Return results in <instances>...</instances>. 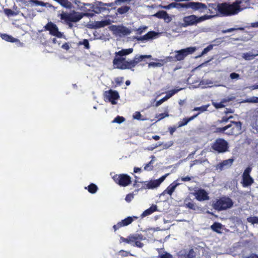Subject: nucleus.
<instances>
[{
  "instance_id": "nucleus-20",
  "label": "nucleus",
  "mask_w": 258,
  "mask_h": 258,
  "mask_svg": "<svg viewBox=\"0 0 258 258\" xmlns=\"http://www.w3.org/2000/svg\"><path fill=\"white\" fill-rule=\"evenodd\" d=\"M112 30L117 33L124 35L130 33L128 29L123 26H113Z\"/></svg>"
},
{
  "instance_id": "nucleus-4",
  "label": "nucleus",
  "mask_w": 258,
  "mask_h": 258,
  "mask_svg": "<svg viewBox=\"0 0 258 258\" xmlns=\"http://www.w3.org/2000/svg\"><path fill=\"white\" fill-rule=\"evenodd\" d=\"M196 49L195 47H188L179 50H175L174 52V55H170L166 57L165 62L183 60L187 55L192 54Z\"/></svg>"
},
{
  "instance_id": "nucleus-46",
  "label": "nucleus",
  "mask_w": 258,
  "mask_h": 258,
  "mask_svg": "<svg viewBox=\"0 0 258 258\" xmlns=\"http://www.w3.org/2000/svg\"><path fill=\"white\" fill-rule=\"evenodd\" d=\"M214 45H213V44H210L207 47L205 48L204 49V50L202 51L201 55H199V56H201L202 55H204V54H206L209 51L213 49Z\"/></svg>"
},
{
  "instance_id": "nucleus-31",
  "label": "nucleus",
  "mask_w": 258,
  "mask_h": 258,
  "mask_svg": "<svg viewBox=\"0 0 258 258\" xmlns=\"http://www.w3.org/2000/svg\"><path fill=\"white\" fill-rule=\"evenodd\" d=\"M230 100V99H223L220 102H213L212 104L216 109L222 108L225 107L224 103Z\"/></svg>"
},
{
  "instance_id": "nucleus-23",
  "label": "nucleus",
  "mask_w": 258,
  "mask_h": 258,
  "mask_svg": "<svg viewBox=\"0 0 258 258\" xmlns=\"http://www.w3.org/2000/svg\"><path fill=\"white\" fill-rule=\"evenodd\" d=\"M199 115V113H197L189 117H185L183 119L178 122V127H180L186 125L190 121L193 120Z\"/></svg>"
},
{
  "instance_id": "nucleus-10",
  "label": "nucleus",
  "mask_w": 258,
  "mask_h": 258,
  "mask_svg": "<svg viewBox=\"0 0 258 258\" xmlns=\"http://www.w3.org/2000/svg\"><path fill=\"white\" fill-rule=\"evenodd\" d=\"M167 176V174H165L161 176L158 179L156 180H151L149 181H146L143 182L144 183V186L142 188L144 189H154L158 187L160 184L165 180V178Z\"/></svg>"
},
{
  "instance_id": "nucleus-12",
  "label": "nucleus",
  "mask_w": 258,
  "mask_h": 258,
  "mask_svg": "<svg viewBox=\"0 0 258 258\" xmlns=\"http://www.w3.org/2000/svg\"><path fill=\"white\" fill-rule=\"evenodd\" d=\"M104 98L108 100L112 104H115L116 100L119 98L118 92L111 89L106 91L104 93Z\"/></svg>"
},
{
  "instance_id": "nucleus-59",
  "label": "nucleus",
  "mask_w": 258,
  "mask_h": 258,
  "mask_svg": "<svg viewBox=\"0 0 258 258\" xmlns=\"http://www.w3.org/2000/svg\"><path fill=\"white\" fill-rule=\"evenodd\" d=\"M130 239V235L127 238H124L123 237H120V240H121L122 242H125V243H127L128 244H131Z\"/></svg>"
},
{
  "instance_id": "nucleus-34",
  "label": "nucleus",
  "mask_w": 258,
  "mask_h": 258,
  "mask_svg": "<svg viewBox=\"0 0 258 258\" xmlns=\"http://www.w3.org/2000/svg\"><path fill=\"white\" fill-rule=\"evenodd\" d=\"M154 16L159 18V19H166L167 18H168V15L166 11H159L157 12Z\"/></svg>"
},
{
  "instance_id": "nucleus-64",
  "label": "nucleus",
  "mask_w": 258,
  "mask_h": 258,
  "mask_svg": "<svg viewBox=\"0 0 258 258\" xmlns=\"http://www.w3.org/2000/svg\"><path fill=\"white\" fill-rule=\"evenodd\" d=\"M257 255L255 253H252L249 256L246 257L245 258H257Z\"/></svg>"
},
{
  "instance_id": "nucleus-7",
  "label": "nucleus",
  "mask_w": 258,
  "mask_h": 258,
  "mask_svg": "<svg viewBox=\"0 0 258 258\" xmlns=\"http://www.w3.org/2000/svg\"><path fill=\"white\" fill-rule=\"evenodd\" d=\"M207 18L208 17L207 16L198 17L195 15L185 16L183 18V23L181 24V26L183 27H186L189 26L197 25L198 23L206 21Z\"/></svg>"
},
{
  "instance_id": "nucleus-60",
  "label": "nucleus",
  "mask_w": 258,
  "mask_h": 258,
  "mask_svg": "<svg viewBox=\"0 0 258 258\" xmlns=\"http://www.w3.org/2000/svg\"><path fill=\"white\" fill-rule=\"evenodd\" d=\"M228 120V117L223 116L221 120H218L217 122L219 123H221L223 122H227Z\"/></svg>"
},
{
  "instance_id": "nucleus-54",
  "label": "nucleus",
  "mask_w": 258,
  "mask_h": 258,
  "mask_svg": "<svg viewBox=\"0 0 258 258\" xmlns=\"http://www.w3.org/2000/svg\"><path fill=\"white\" fill-rule=\"evenodd\" d=\"M123 226H124L123 224L121 223V221H120L118 222L116 225H114L113 226V228L114 230L115 231Z\"/></svg>"
},
{
  "instance_id": "nucleus-6",
  "label": "nucleus",
  "mask_w": 258,
  "mask_h": 258,
  "mask_svg": "<svg viewBox=\"0 0 258 258\" xmlns=\"http://www.w3.org/2000/svg\"><path fill=\"white\" fill-rule=\"evenodd\" d=\"M83 15L80 13L74 12L73 13H68L62 12L59 15V17L61 20H63L67 24L69 25L70 27L72 26L71 22H77L80 21L83 18Z\"/></svg>"
},
{
  "instance_id": "nucleus-56",
  "label": "nucleus",
  "mask_w": 258,
  "mask_h": 258,
  "mask_svg": "<svg viewBox=\"0 0 258 258\" xmlns=\"http://www.w3.org/2000/svg\"><path fill=\"white\" fill-rule=\"evenodd\" d=\"M252 170V168L250 167H247L244 171V172L242 174V175H248V176H250V173L251 172Z\"/></svg>"
},
{
  "instance_id": "nucleus-53",
  "label": "nucleus",
  "mask_w": 258,
  "mask_h": 258,
  "mask_svg": "<svg viewBox=\"0 0 258 258\" xmlns=\"http://www.w3.org/2000/svg\"><path fill=\"white\" fill-rule=\"evenodd\" d=\"M162 65H163V64H162L160 62H151L149 63L148 67H149V68H150L151 67H161Z\"/></svg>"
},
{
  "instance_id": "nucleus-22",
  "label": "nucleus",
  "mask_w": 258,
  "mask_h": 258,
  "mask_svg": "<svg viewBox=\"0 0 258 258\" xmlns=\"http://www.w3.org/2000/svg\"><path fill=\"white\" fill-rule=\"evenodd\" d=\"M184 206L193 211H196L199 209L198 206L190 199L185 200Z\"/></svg>"
},
{
  "instance_id": "nucleus-62",
  "label": "nucleus",
  "mask_w": 258,
  "mask_h": 258,
  "mask_svg": "<svg viewBox=\"0 0 258 258\" xmlns=\"http://www.w3.org/2000/svg\"><path fill=\"white\" fill-rule=\"evenodd\" d=\"M61 47L66 50H68L70 48L69 44L67 42L63 44L61 46Z\"/></svg>"
},
{
  "instance_id": "nucleus-44",
  "label": "nucleus",
  "mask_w": 258,
  "mask_h": 258,
  "mask_svg": "<svg viewBox=\"0 0 258 258\" xmlns=\"http://www.w3.org/2000/svg\"><path fill=\"white\" fill-rule=\"evenodd\" d=\"M256 55L253 54L251 52H246L243 53V58L246 60H251L254 58Z\"/></svg>"
},
{
  "instance_id": "nucleus-57",
  "label": "nucleus",
  "mask_w": 258,
  "mask_h": 258,
  "mask_svg": "<svg viewBox=\"0 0 258 258\" xmlns=\"http://www.w3.org/2000/svg\"><path fill=\"white\" fill-rule=\"evenodd\" d=\"M80 44H83L86 49H89L90 47L89 43L87 39H84L82 42H80Z\"/></svg>"
},
{
  "instance_id": "nucleus-50",
  "label": "nucleus",
  "mask_w": 258,
  "mask_h": 258,
  "mask_svg": "<svg viewBox=\"0 0 258 258\" xmlns=\"http://www.w3.org/2000/svg\"><path fill=\"white\" fill-rule=\"evenodd\" d=\"M142 115L141 113L139 111H136L133 115V118L134 119L139 120H144V119L141 118Z\"/></svg>"
},
{
  "instance_id": "nucleus-42",
  "label": "nucleus",
  "mask_w": 258,
  "mask_h": 258,
  "mask_svg": "<svg viewBox=\"0 0 258 258\" xmlns=\"http://www.w3.org/2000/svg\"><path fill=\"white\" fill-rule=\"evenodd\" d=\"M153 162L154 160L152 159L148 163L146 164L144 167V170L148 171H152L154 168L153 165Z\"/></svg>"
},
{
  "instance_id": "nucleus-25",
  "label": "nucleus",
  "mask_w": 258,
  "mask_h": 258,
  "mask_svg": "<svg viewBox=\"0 0 258 258\" xmlns=\"http://www.w3.org/2000/svg\"><path fill=\"white\" fill-rule=\"evenodd\" d=\"M14 9H15V11L12 10L10 9H5L4 10V13L8 17L17 16L18 15H19L20 12L19 10H18L17 6H16L15 8V7H14Z\"/></svg>"
},
{
  "instance_id": "nucleus-61",
  "label": "nucleus",
  "mask_w": 258,
  "mask_h": 258,
  "mask_svg": "<svg viewBox=\"0 0 258 258\" xmlns=\"http://www.w3.org/2000/svg\"><path fill=\"white\" fill-rule=\"evenodd\" d=\"M176 127H169L168 128L169 132L170 133V135H172L173 133L176 131Z\"/></svg>"
},
{
  "instance_id": "nucleus-58",
  "label": "nucleus",
  "mask_w": 258,
  "mask_h": 258,
  "mask_svg": "<svg viewBox=\"0 0 258 258\" xmlns=\"http://www.w3.org/2000/svg\"><path fill=\"white\" fill-rule=\"evenodd\" d=\"M231 79H238L239 78V75L236 73H232L230 75Z\"/></svg>"
},
{
  "instance_id": "nucleus-13",
  "label": "nucleus",
  "mask_w": 258,
  "mask_h": 258,
  "mask_svg": "<svg viewBox=\"0 0 258 258\" xmlns=\"http://www.w3.org/2000/svg\"><path fill=\"white\" fill-rule=\"evenodd\" d=\"M130 241L131 243H135L134 246L142 248L144 246V244L141 242V241L145 239V237L142 234L134 233L130 234Z\"/></svg>"
},
{
  "instance_id": "nucleus-49",
  "label": "nucleus",
  "mask_w": 258,
  "mask_h": 258,
  "mask_svg": "<svg viewBox=\"0 0 258 258\" xmlns=\"http://www.w3.org/2000/svg\"><path fill=\"white\" fill-rule=\"evenodd\" d=\"M182 89L181 88H180L179 89H172L170 91H169V92H168L167 93V94H168V95L169 96V97H171L173 95H174L175 94H176V93H177L179 91L181 90Z\"/></svg>"
},
{
  "instance_id": "nucleus-21",
  "label": "nucleus",
  "mask_w": 258,
  "mask_h": 258,
  "mask_svg": "<svg viewBox=\"0 0 258 258\" xmlns=\"http://www.w3.org/2000/svg\"><path fill=\"white\" fill-rule=\"evenodd\" d=\"M93 10V4H84V11L85 13V16L92 17L94 16Z\"/></svg>"
},
{
  "instance_id": "nucleus-33",
  "label": "nucleus",
  "mask_w": 258,
  "mask_h": 258,
  "mask_svg": "<svg viewBox=\"0 0 258 258\" xmlns=\"http://www.w3.org/2000/svg\"><path fill=\"white\" fill-rule=\"evenodd\" d=\"M222 225L220 223L215 222L212 225H211V228L213 231L218 233H221V232L220 230L222 229Z\"/></svg>"
},
{
  "instance_id": "nucleus-45",
  "label": "nucleus",
  "mask_w": 258,
  "mask_h": 258,
  "mask_svg": "<svg viewBox=\"0 0 258 258\" xmlns=\"http://www.w3.org/2000/svg\"><path fill=\"white\" fill-rule=\"evenodd\" d=\"M232 126V124H228L224 127H217L216 128V132L217 133H224V132L227 130V129L231 127Z\"/></svg>"
},
{
  "instance_id": "nucleus-29",
  "label": "nucleus",
  "mask_w": 258,
  "mask_h": 258,
  "mask_svg": "<svg viewBox=\"0 0 258 258\" xmlns=\"http://www.w3.org/2000/svg\"><path fill=\"white\" fill-rule=\"evenodd\" d=\"M1 37L3 40H5L8 42H16L18 41V39L12 37L7 34H1Z\"/></svg>"
},
{
  "instance_id": "nucleus-9",
  "label": "nucleus",
  "mask_w": 258,
  "mask_h": 258,
  "mask_svg": "<svg viewBox=\"0 0 258 258\" xmlns=\"http://www.w3.org/2000/svg\"><path fill=\"white\" fill-rule=\"evenodd\" d=\"M112 178L116 183L121 186H126L132 182L131 177L126 174H115Z\"/></svg>"
},
{
  "instance_id": "nucleus-51",
  "label": "nucleus",
  "mask_w": 258,
  "mask_h": 258,
  "mask_svg": "<svg viewBox=\"0 0 258 258\" xmlns=\"http://www.w3.org/2000/svg\"><path fill=\"white\" fill-rule=\"evenodd\" d=\"M134 195L133 193H130L126 196L125 200L127 203H130L134 199Z\"/></svg>"
},
{
  "instance_id": "nucleus-1",
  "label": "nucleus",
  "mask_w": 258,
  "mask_h": 258,
  "mask_svg": "<svg viewBox=\"0 0 258 258\" xmlns=\"http://www.w3.org/2000/svg\"><path fill=\"white\" fill-rule=\"evenodd\" d=\"M133 48L122 49L115 53V57L113 60L114 68L119 70H131L134 71V68L141 61L145 58H151V55H136L132 60H126L124 56L132 53Z\"/></svg>"
},
{
  "instance_id": "nucleus-3",
  "label": "nucleus",
  "mask_w": 258,
  "mask_h": 258,
  "mask_svg": "<svg viewBox=\"0 0 258 258\" xmlns=\"http://www.w3.org/2000/svg\"><path fill=\"white\" fill-rule=\"evenodd\" d=\"M242 0H236L232 4L227 3L218 4V12L224 16H229L236 15L242 11L240 8Z\"/></svg>"
},
{
  "instance_id": "nucleus-11",
  "label": "nucleus",
  "mask_w": 258,
  "mask_h": 258,
  "mask_svg": "<svg viewBox=\"0 0 258 258\" xmlns=\"http://www.w3.org/2000/svg\"><path fill=\"white\" fill-rule=\"evenodd\" d=\"M44 29L45 31H48L51 35L59 38L62 37V34L59 31L56 24L51 22H48L44 27Z\"/></svg>"
},
{
  "instance_id": "nucleus-48",
  "label": "nucleus",
  "mask_w": 258,
  "mask_h": 258,
  "mask_svg": "<svg viewBox=\"0 0 258 258\" xmlns=\"http://www.w3.org/2000/svg\"><path fill=\"white\" fill-rule=\"evenodd\" d=\"M125 118L123 116L118 115L114 119V120L112 122L121 123L123 122Z\"/></svg>"
},
{
  "instance_id": "nucleus-24",
  "label": "nucleus",
  "mask_w": 258,
  "mask_h": 258,
  "mask_svg": "<svg viewBox=\"0 0 258 258\" xmlns=\"http://www.w3.org/2000/svg\"><path fill=\"white\" fill-rule=\"evenodd\" d=\"M157 211V206L156 205H153L148 209L145 210L141 215L142 218L151 215L154 212Z\"/></svg>"
},
{
  "instance_id": "nucleus-52",
  "label": "nucleus",
  "mask_w": 258,
  "mask_h": 258,
  "mask_svg": "<svg viewBox=\"0 0 258 258\" xmlns=\"http://www.w3.org/2000/svg\"><path fill=\"white\" fill-rule=\"evenodd\" d=\"M119 253L122 257H126V256H128V255H131V254L130 253V252H128V251H125L123 250H120L119 251Z\"/></svg>"
},
{
  "instance_id": "nucleus-30",
  "label": "nucleus",
  "mask_w": 258,
  "mask_h": 258,
  "mask_svg": "<svg viewBox=\"0 0 258 258\" xmlns=\"http://www.w3.org/2000/svg\"><path fill=\"white\" fill-rule=\"evenodd\" d=\"M108 24L109 22L107 20L96 21L95 22V24L93 26V28L95 29L102 28L108 25Z\"/></svg>"
},
{
  "instance_id": "nucleus-39",
  "label": "nucleus",
  "mask_w": 258,
  "mask_h": 258,
  "mask_svg": "<svg viewBox=\"0 0 258 258\" xmlns=\"http://www.w3.org/2000/svg\"><path fill=\"white\" fill-rule=\"evenodd\" d=\"M209 106V105H203L200 107H195L192 110L193 111H199V112L198 113H199V114H200L201 113L207 111Z\"/></svg>"
},
{
  "instance_id": "nucleus-8",
  "label": "nucleus",
  "mask_w": 258,
  "mask_h": 258,
  "mask_svg": "<svg viewBox=\"0 0 258 258\" xmlns=\"http://www.w3.org/2000/svg\"><path fill=\"white\" fill-rule=\"evenodd\" d=\"M228 148L227 142L221 138L216 139L212 145V148L218 153L225 152L228 151Z\"/></svg>"
},
{
  "instance_id": "nucleus-35",
  "label": "nucleus",
  "mask_w": 258,
  "mask_h": 258,
  "mask_svg": "<svg viewBox=\"0 0 258 258\" xmlns=\"http://www.w3.org/2000/svg\"><path fill=\"white\" fill-rule=\"evenodd\" d=\"M130 9V7L123 6L117 9V13L119 15H123L128 12Z\"/></svg>"
},
{
  "instance_id": "nucleus-19",
  "label": "nucleus",
  "mask_w": 258,
  "mask_h": 258,
  "mask_svg": "<svg viewBox=\"0 0 258 258\" xmlns=\"http://www.w3.org/2000/svg\"><path fill=\"white\" fill-rule=\"evenodd\" d=\"M105 10V8L102 6L101 2H95L93 4L92 12L95 14H100Z\"/></svg>"
},
{
  "instance_id": "nucleus-37",
  "label": "nucleus",
  "mask_w": 258,
  "mask_h": 258,
  "mask_svg": "<svg viewBox=\"0 0 258 258\" xmlns=\"http://www.w3.org/2000/svg\"><path fill=\"white\" fill-rule=\"evenodd\" d=\"M242 103H257L258 97L252 96L249 98H246L241 101Z\"/></svg>"
},
{
  "instance_id": "nucleus-38",
  "label": "nucleus",
  "mask_w": 258,
  "mask_h": 258,
  "mask_svg": "<svg viewBox=\"0 0 258 258\" xmlns=\"http://www.w3.org/2000/svg\"><path fill=\"white\" fill-rule=\"evenodd\" d=\"M29 2L30 3L34 4L36 6H40L42 7H46L49 5V3H44L38 0H30Z\"/></svg>"
},
{
  "instance_id": "nucleus-55",
  "label": "nucleus",
  "mask_w": 258,
  "mask_h": 258,
  "mask_svg": "<svg viewBox=\"0 0 258 258\" xmlns=\"http://www.w3.org/2000/svg\"><path fill=\"white\" fill-rule=\"evenodd\" d=\"M159 258H172V255L171 254L166 252L163 254L159 255Z\"/></svg>"
},
{
  "instance_id": "nucleus-5",
  "label": "nucleus",
  "mask_w": 258,
  "mask_h": 258,
  "mask_svg": "<svg viewBox=\"0 0 258 258\" xmlns=\"http://www.w3.org/2000/svg\"><path fill=\"white\" fill-rule=\"evenodd\" d=\"M233 205L232 200L229 197H223L216 200L213 205L214 208L219 211L231 208Z\"/></svg>"
},
{
  "instance_id": "nucleus-26",
  "label": "nucleus",
  "mask_w": 258,
  "mask_h": 258,
  "mask_svg": "<svg viewBox=\"0 0 258 258\" xmlns=\"http://www.w3.org/2000/svg\"><path fill=\"white\" fill-rule=\"evenodd\" d=\"M194 5V2H188L187 3H186V4L176 3L175 8H176L178 10H179L181 8H186V9L191 8L192 10H193Z\"/></svg>"
},
{
  "instance_id": "nucleus-27",
  "label": "nucleus",
  "mask_w": 258,
  "mask_h": 258,
  "mask_svg": "<svg viewBox=\"0 0 258 258\" xmlns=\"http://www.w3.org/2000/svg\"><path fill=\"white\" fill-rule=\"evenodd\" d=\"M156 34H157V33L154 31H150V32H148L147 34H146L144 36H141V37H139V38H138V40H142V41L147 40L150 39H152V38H154L156 35Z\"/></svg>"
},
{
  "instance_id": "nucleus-16",
  "label": "nucleus",
  "mask_w": 258,
  "mask_h": 258,
  "mask_svg": "<svg viewBox=\"0 0 258 258\" xmlns=\"http://www.w3.org/2000/svg\"><path fill=\"white\" fill-rule=\"evenodd\" d=\"M177 180L174 181L172 183H171L167 188L165 189L162 195H164L165 194H168L169 196H171L173 192L174 191L176 187L179 185V183L177 182Z\"/></svg>"
},
{
  "instance_id": "nucleus-41",
  "label": "nucleus",
  "mask_w": 258,
  "mask_h": 258,
  "mask_svg": "<svg viewBox=\"0 0 258 258\" xmlns=\"http://www.w3.org/2000/svg\"><path fill=\"white\" fill-rule=\"evenodd\" d=\"M244 30V28L243 27H238V28H231L225 30H222V33L223 34H225L226 33L231 32L232 31H235V30H241L243 31Z\"/></svg>"
},
{
  "instance_id": "nucleus-40",
  "label": "nucleus",
  "mask_w": 258,
  "mask_h": 258,
  "mask_svg": "<svg viewBox=\"0 0 258 258\" xmlns=\"http://www.w3.org/2000/svg\"><path fill=\"white\" fill-rule=\"evenodd\" d=\"M169 114L168 112H165L162 113H159L156 114L155 118L157 119L156 121L161 120L166 117H168Z\"/></svg>"
},
{
  "instance_id": "nucleus-18",
  "label": "nucleus",
  "mask_w": 258,
  "mask_h": 258,
  "mask_svg": "<svg viewBox=\"0 0 258 258\" xmlns=\"http://www.w3.org/2000/svg\"><path fill=\"white\" fill-rule=\"evenodd\" d=\"M231 123L235 124L236 127V131L234 127H232L231 130V132L228 134V135H236L237 134V132H239L241 130L242 123L240 121H231Z\"/></svg>"
},
{
  "instance_id": "nucleus-17",
  "label": "nucleus",
  "mask_w": 258,
  "mask_h": 258,
  "mask_svg": "<svg viewBox=\"0 0 258 258\" xmlns=\"http://www.w3.org/2000/svg\"><path fill=\"white\" fill-rule=\"evenodd\" d=\"M241 184L243 187H247L251 185L254 182L253 179L250 176L248 175L242 176Z\"/></svg>"
},
{
  "instance_id": "nucleus-47",
  "label": "nucleus",
  "mask_w": 258,
  "mask_h": 258,
  "mask_svg": "<svg viewBox=\"0 0 258 258\" xmlns=\"http://www.w3.org/2000/svg\"><path fill=\"white\" fill-rule=\"evenodd\" d=\"M247 221L252 224H257L258 223V217L255 216L249 217L247 218Z\"/></svg>"
},
{
  "instance_id": "nucleus-36",
  "label": "nucleus",
  "mask_w": 258,
  "mask_h": 258,
  "mask_svg": "<svg viewBox=\"0 0 258 258\" xmlns=\"http://www.w3.org/2000/svg\"><path fill=\"white\" fill-rule=\"evenodd\" d=\"M85 188L87 189L88 191L92 194L96 193L98 189L97 186L94 183H91Z\"/></svg>"
},
{
  "instance_id": "nucleus-2",
  "label": "nucleus",
  "mask_w": 258,
  "mask_h": 258,
  "mask_svg": "<svg viewBox=\"0 0 258 258\" xmlns=\"http://www.w3.org/2000/svg\"><path fill=\"white\" fill-rule=\"evenodd\" d=\"M194 11H198L200 13H205L203 16H207V20L217 16L218 5L216 3L208 4L207 5L200 2H194Z\"/></svg>"
},
{
  "instance_id": "nucleus-32",
  "label": "nucleus",
  "mask_w": 258,
  "mask_h": 258,
  "mask_svg": "<svg viewBox=\"0 0 258 258\" xmlns=\"http://www.w3.org/2000/svg\"><path fill=\"white\" fill-rule=\"evenodd\" d=\"M138 217L136 216L127 217L124 219L121 220V223L123 224L124 226H126L131 224L135 219H137Z\"/></svg>"
},
{
  "instance_id": "nucleus-43",
  "label": "nucleus",
  "mask_w": 258,
  "mask_h": 258,
  "mask_svg": "<svg viewBox=\"0 0 258 258\" xmlns=\"http://www.w3.org/2000/svg\"><path fill=\"white\" fill-rule=\"evenodd\" d=\"M123 77H117L115 78L114 81L115 85L113 86V88H116L118 86H120L123 83Z\"/></svg>"
},
{
  "instance_id": "nucleus-63",
  "label": "nucleus",
  "mask_w": 258,
  "mask_h": 258,
  "mask_svg": "<svg viewBox=\"0 0 258 258\" xmlns=\"http://www.w3.org/2000/svg\"><path fill=\"white\" fill-rule=\"evenodd\" d=\"M191 179V177L188 176H186L185 177H182L181 178V181H188Z\"/></svg>"
},
{
  "instance_id": "nucleus-14",
  "label": "nucleus",
  "mask_w": 258,
  "mask_h": 258,
  "mask_svg": "<svg viewBox=\"0 0 258 258\" xmlns=\"http://www.w3.org/2000/svg\"><path fill=\"white\" fill-rule=\"evenodd\" d=\"M178 258H196V253L194 249H183L177 252Z\"/></svg>"
},
{
  "instance_id": "nucleus-28",
  "label": "nucleus",
  "mask_w": 258,
  "mask_h": 258,
  "mask_svg": "<svg viewBox=\"0 0 258 258\" xmlns=\"http://www.w3.org/2000/svg\"><path fill=\"white\" fill-rule=\"evenodd\" d=\"M234 160L233 159H228L225 160L221 162L218 166L221 170L223 169L224 167H230L232 164Z\"/></svg>"
},
{
  "instance_id": "nucleus-15",
  "label": "nucleus",
  "mask_w": 258,
  "mask_h": 258,
  "mask_svg": "<svg viewBox=\"0 0 258 258\" xmlns=\"http://www.w3.org/2000/svg\"><path fill=\"white\" fill-rule=\"evenodd\" d=\"M193 195L199 201H204L209 200L208 193L204 189L199 188L196 190Z\"/></svg>"
}]
</instances>
